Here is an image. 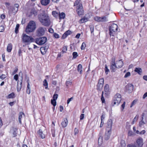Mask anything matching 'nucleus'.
I'll list each match as a JSON object with an SVG mask.
<instances>
[{
  "label": "nucleus",
  "mask_w": 147,
  "mask_h": 147,
  "mask_svg": "<svg viewBox=\"0 0 147 147\" xmlns=\"http://www.w3.org/2000/svg\"><path fill=\"white\" fill-rule=\"evenodd\" d=\"M102 137H100L98 139V143H101L102 142Z\"/></svg>",
  "instance_id": "nucleus-55"
},
{
  "label": "nucleus",
  "mask_w": 147,
  "mask_h": 147,
  "mask_svg": "<svg viewBox=\"0 0 147 147\" xmlns=\"http://www.w3.org/2000/svg\"><path fill=\"white\" fill-rule=\"evenodd\" d=\"M126 91L128 93L131 92L134 88V86L131 84H127L125 86Z\"/></svg>",
  "instance_id": "nucleus-15"
},
{
  "label": "nucleus",
  "mask_w": 147,
  "mask_h": 147,
  "mask_svg": "<svg viewBox=\"0 0 147 147\" xmlns=\"http://www.w3.org/2000/svg\"><path fill=\"white\" fill-rule=\"evenodd\" d=\"M53 36L56 38H59V35L56 33L53 34Z\"/></svg>",
  "instance_id": "nucleus-51"
},
{
  "label": "nucleus",
  "mask_w": 147,
  "mask_h": 147,
  "mask_svg": "<svg viewBox=\"0 0 147 147\" xmlns=\"http://www.w3.org/2000/svg\"><path fill=\"white\" fill-rule=\"evenodd\" d=\"M143 144V139L142 138L140 137L136 140L134 145L136 147H142Z\"/></svg>",
  "instance_id": "nucleus-9"
},
{
  "label": "nucleus",
  "mask_w": 147,
  "mask_h": 147,
  "mask_svg": "<svg viewBox=\"0 0 147 147\" xmlns=\"http://www.w3.org/2000/svg\"><path fill=\"white\" fill-rule=\"evenodd\" d=\"M121 144L122 147H125V141L123 140H121Z\"/></svg>",
  "instance_id": "nucleus-35"
},
{
  "label": "nucleus",
  "mask_w": 147,
  "mask_h": 147,
  "mask_svg": "<svg viewBox=\"0 0 147 147\" xmlns=\"http://www.w3.org/2000/svg\"><path fill=\"white\" fill-rule=\"evenodd\" d=\"M117 25L115 24H112L110 26L109 29V34L112 40H113L114 36L116 34L118 30Z\"/></svg>",
  "instance_id": "nucleus-2"
},
{
  "label": "nucleus",
  "mask_w": 147,
  "mask_h": 147,
  "mask_svg": "<svg viewBox=\"0 0 147 147\" xmlns=\"http://www.w3.org/2000/svg\"><path fill=\"white\" fill-rule=\"evenodd\" d=\"M117 68V66L115 63V58H113L112 61L111 63V69L112 71L114 72Z\"/></svg>",
  "instance_id": "nucleus-13"
},
{
  "label": "nucleus",
  "mask_w": 147,
  "mask_h": 147,
  "mask_svg": "<svg viewBox=\"0 0 147 147\" xmlns=\"http://www.w3.org/2000/svg\"><path fill=\"white\" fill-rule=\"evenodd\" d=\"M103 93H104V92H103V91H102V92L101 97V100H102V103H104L105 102V99H104V98L103 97Z\"/></svg>",
  "instance_id": "nucleus-43"
},
{
  "label": "nucleus",
  "mask_w": 147,
  "mask_h": 147,
  "mask_svg": "<svg viewBox=\"0 0 147 147\" xmlns=\"http://www.w3.org/2000/svg\"><path fill=\"white\" fill-rule=\"evenodd\" d=\"M101 117V121H103V120H104L105 118V115L104 114H102Z\"/></svg>",
  "instance_id": "nucleus-53"
},
{
  "label": "nucleus",
  "mask_w": 147,
  "mask_h": 147,
  "mask_svg": "<svg viewBox=\"0 0 147 147\" xmlns=\"http://www.w3.org/2000/svg\"><path fill=\"white\" fill-rule=\"evenodd\" d=\"M4 30V27L3 26H0V32H2Z\"/></svg>",
  "instance_id": "nucleus-47"
},
{
  "label": "nucleus",
  "mask_w": 147,
  "mask_h": 147,
  "mask_svg": "<svg viewBox=\"0 0 147 147\" xmlns=\"http://www.w3.org/2000/svg\"><path fill=\"white\" fill-rule=\"evenodd\" d=\"M71 33V32L69 30H67V31H66L65 33L67 35V36H68L69 34H70Z\"/></svg>",
  "instance_id": "nucleus-58"
},
{
  "label": "nucleus",
  "mask_w": 147,
  "mask_h": 147,
  "mask_svg": "<svg viewBox=\"0 0 147 147\" xmlns=\"http://www.w3.org/2000/svg\"><path fill=\"white\" fill-rule=\"evenodd\" d=\"M36 24L33 21H30L27 26L26 31V33L32 32L35 30L36 28Z\"/></svg>",
  "instance_id": "nucleus-3"
},
{
  "label": "nucleus",
  "mask_w": 147,
  "mask_h": 147,
  "mask_svg": "<svg viewBox=\"0 0 147 147\" xmlns=\"http://www.w3.org/2000/svg\"><path fill=\"white\" fill-rule=\"evenodd\" d=\"M137 101V100H134L132 102L131 105L130 106V107H132L133 105L136 104Z\"/></svg>",
  "instance_id": "nucleus-44"
},
{
  "label": "nucleus",
  "mask_w": 147,
  "mask_h": 147,
  "mask_svg": "<svg viewBox=\"0 0 147 147\" xmlns=\"http://www.w3.org/2000/svg\"><path fill=\"white\" fill-rule=\"evenodd\" d=\"M67 36V35L65 33L63 34L61 38L62 39H64Z\"/></svg>",
  "instance_id": "nucleus-63"
},
{
  "label": "nucleus",
  "mask_w": 147,
  "mask_h": 147,
  "mask_svg": "<svg viewBox=\"0 0 147 147\" xmlns=\"http://www.w3.org/2000/svg\"><path fill=\"white\" fill-rule=\"evenodd\" d=\"M38 19L41 24L46 26H49L51 22L47 14L45 13H41L38 16Z\"/></svg>",
  "instance_id": "nucleus-1"
},
{
  "label": "nucleus",
  "mask_w": 147,
  "mask_h": 147,
  "mask_svg": "<svg viewBox=\"0 0 147 147\" xmlns=\"http://www.w3.org/2000/svg\"><path fill=\"white\" fill-rule=\"evenodd\" d=\"M116 64L117 66V68H119L122 67L123 65V63L121 60H119L116 61Z\"/></svg>",
  "instance_id": "nucleus-18"
},
{
  "label": "nucleus",
  "mask_w": 147,
  "mask_h": 147,
  "mask_svg": "<svg viewBox=\"0 0 147 147\" xmlns=\"http://www.w3.org/2000/svg\"><path fill=\"white\" fill-rule=\"evenodd\" d=\"M104 80L103 78L100 79L98 82L97 86V89L99 91H101L103 86Z\"/></svg>",
  "instance_id": "nucleus-10"
},
{
  "label": "nucleus",
  "mask_w": 147,
  "mask_h": 147,
  "mask_svg": "<svg viewBox=\"0 0 147 147\" xmlns=\"http://www.w3.org/2000/svg\"><path fill=\"white\" fill-rule=\"evenodd\" d=\"M134 134L133 132L131 131H129L128 132V135L129 136H131Z\"/></svg>",
  "instance_id": "nucleus-57"
},
{
  "label": "nucleus",
  "mask_w": 147,
  "mask_h": 147,
  "mask_svg": "<svg viewBox=\"0 0 147 147\" xmlns=\"http://www.w3.org/2000/svg\"><path fill=\"white\" fill-rule=\"evenodd\" d=\"M14 79L16 81H17L18 79V76L17 74L15 75L14 76Z\"/></svg>",
  "instance_id": "nucleus-60"
},
{
  "label": "nucleus",
  "mask_w": 147,
  "mask_h": 147,
  "mask_svg": "<svg viewBox=\"0 0 147 147\" xmlns=\"http://www.w3.org/2000/svg\"><path fill=\"white\" fill-rule=\"evenodd\" d=\"M67 49L66 46H64L63 47L62 49V53H65L67 51Z\"/></svg>",
  "instance_id": "nucleus-42"
},
{
  "label": "nucleus",
  "mask_w": 147,
  "mask_h": 147,
  "mask_svg": "<svg viewBox=\"0 0 147 147\" xmlns=\"http://www.w3.org/2000/svg\"><path fill=\"white\" fill-rule=\"evenodd\" d=\"M17 129L16 128H13L11 130V132L13 133V137H15L17 136Z\"/></svg>",
  "instance_id": "nucleus-25"
},
{
  "label": "nucleus",
  "mask_w": 147,
  "mask_h": 147,
  "mask_svg": "<svg viewBox=\"0 0 147 147\" xmlns=\"http://www.w3.org/2000/svg\"><path fill=\"white\" fill-rule=\"evenodd\" d=\"M94 20L97 22H104L107 21V17L105 16L102 17H95L94 18Z\"/></svg>",
  "instance_id": "nucleus-14"
},
{
  "label": "nucleus",
  "mask_w": 147,
  "mask_h": 147,
  "mask_svg": "<svg viewBox=\"0 0 147 147\" xmlns=\"http://www.w3.org/2000/svg\"><path fill=\"white\" fill-rule=\"evenodd\" d=\"M121 100V96L119 94H117L115 96L112 102V105H118L120 102Z\"/></svg>",
  "instance_id": "nucleus-5"
},
{
  "label": "nucleus",
  "mask_w": 147,
  "mask_h": 147,
  "mask_svg": "<svg viewBox=\"0 0 147 147\" xmlns=\"http://www.w3.org/2000/svg\"><path fill=\"white\" fill-rule=\"evenodd\" d=\"M38 135L39 137L42 139H43L45 138V135L43 133L42 130L40 129L38 132Z\"/></svg>",
  "instance_id": "nucleus-21"
},
{
  "label": "nucleus",
  "mask_w": 147,
  "mask_h": 147,
  "mask_svg": "<svg viewBox=\"0 0 147 147\" xmlns=\"http://www.w3.org/2000/svg\"><path fill=\"white\" fill-rule=\"evenodd\" d=\"M77 11L79 16H81L83 14L84 10L82 4H79L76 7Z\"/></svg>",
  "instance_id": "nucleus-11"
},
{
  "label": "nucleus",
  "mask_w": 147,
  "mask_h": 147,
  "mask_svg": "<svg viewBox=\"0 0 147 147\" xmlns=\"http://www.w3.org/2000/svg\"><path fill=\"white\" fill-rule=\"evenodd\" d=\"M84 114H82L81 115L80 117V119L81 120L83 119H84Z\"/></svg>",
  "instance_id": "nucleus-62"
},
{
  "label": "nucleus",
  "mask_w": 147,
  "mask_h": 147,
  "mask_svg": "<svg viewBox=\"0 0 147 147\" xmlns=\"http://www.w3.org/2000/svg\"><path fill=\"white\" fill-rule=\"evenodd\" d=\"M86 47V44L85 42H83L81 46V48L82 50H84Z\"/></svg>",
  "instance_id": "nucleus-41"
},
{
  "label": "nucleus",
  "mask_w": 147,
  "mask_h": 147,
  "mask_svg": "<svg viewBox=\"0 0 147 147\" xmlns=\"http://www.w3.org/2000/svg\"><path fill=\"white\" fill-rule=\"evenodd\" d=\"M48 48L47 47H42L40 48V50L41 53L42 54H44L47 51Z\"/></svg>",
  "instance_id": "nucleus-23"
},
{
  "label": "nucleus",
  "mask_w": 147,
  "mask_h": 147,
  "mask_svg": "<svg viewBox=\"0 0 147 147\" xmlns=\"http://www.w3.org/2000/svg\"><path fill=\"white\" fill-rule=\"evenodd\" d=\"M134 71L137 72L139 74H140L142 72V70L140 68H136Z\"/></svg>",
  "instance_id": "nucleus-29"
},
{
  "label": "nucleus",
  "mask_w": 147,
  "mask_h": 147,
  "mask_svg": "<svg viewBox=\"0 0 147 147\" xmlns=\"http://www.w3.org/2000/svg\"><path fill=\"white\" fill-rule=\"evenodd\" d=\"M88 19L85 17H84L82 18L80 21L79 22L80 23H83L88 21Z\"/></svg>",
  "instance_id": "nucleus-26"
},
{
  "label": "nucleus",
  "mask_w": 147,
  "mask_h": 147,
  "mask_svg": "<svg viewBox=\"0 0 147 147\" xmlns=\"http://www.w3.org/2000/svg\"><path fill=\"white\" fill-rule=\"evenodd\" d=\"M12 48V45L11 43L9 44L7 46V51L8 52H10Z\"/></svg>",
  "instance_id": "nucleus-27"
},
{
  "label": "nucleus",
  "mask_w": 147,
  "mask_h": 147,
  "mask_svg": "<svg viewBox=\"0 0 147 147\" xmlns=\"http://www.w3.org/2000/svg\"><path fill=\"white\" fill-rule=\"evenodd\" d=\"M19 27V25L18 24L16 25V28H15V32L16 33H17L18 32V29Z\"/></svg>",
  "instance_id": "nucleus-45"
},
{
  "label": "nucleus",
  "mask_w": 147,
  "mask_h": 147,
  "mask_svg": "<svg viewBox=\"0 0 147 147\" xmlns=\"http://www.w3.org/2000/svg\"><path fill=\"white\" fill-rule=\"evenodd\" d=\"M90 27L91 32V33H92L94 32V27L93 26L91 25L90 26Z\"/></svg>",
  "instance_id": "nucleus-49"
},
{
  "label": "nucleus",
  "mask_w": 147,
  "mask_h": 147,
  "mask_svg": "<svg viewBox=\"0 0 147 147\" xmlns=\"http://www.w3.org/2000/svg\"><path fill=\"white\" fill-rule=\"evenodd\" d=\"M40 2L42 5L45 6L49 3L50 0H41Z\"/></svg>",
  "instance_id": "nucleus-24"
},
{
  "label": "nucleus",
  "mask_w": 147,
  "mask_h": 147,
  "mask_svg": "<svg viewBox=\"0 0 147 147\" xmlns=\"http://www.w3.org/2000/svg\"><path fill=\"white\" fill-rule=\"evenodd\" d=\"M53 15L55 18H57L59 15V13L55 11H53L52 12Z\"/></svg>",
  "instance_id": "nucleus-33"
},
{
  "label": "nucleus",
  "mask_w": 147,
  "mask_h": 147,
  "mask_svg": "<svg viewBox=\"0 0 147 147\" xmlns=\"http://www.w3.org/2000/svg\"><path fill=\"white\" fill-rule=\"evenodd\" d=\"M105 73L106 74H107L108 73L109 71V70L108 69L107 66L106 65H105Z\"/></svg>",
  "instance_id": "nucleus-38"
},
{
  "label": "nucleus",
  "mask_w": 147,
  "mask_h": 147,
  "mask_svg": "<svg viewBox=\"0 0 147 147\" xmlns=\"http://www.w3.org/2000/svg\"><path fill=\"white\" fill-rule=\"evenodd\" d=\"M74 99V97H73L69 98L67 100V104H68L70 102Z\"/></svg>",
  "instance_id": "nucleus-56"
},
{
  "label": "nucleus",
  "mask_w": 147,
  "mask_h": 147,
  "mask_svg": "<svg viewBox=\"0 0 147 147\" xmlns=\"http://www.w3.org/2000/svg\"><path fill=\"white\" fill-rule=\"evenodd\" d=\"M59 19H63L65 18V14L63 12H62L61 13H60L59 14Z\"/></svg>",
  "instance_id": "nucleus-31"
},
{
  "label": "nucleus",
  "mask_w": 147,
  "mask_h": 147,
  "mask_svg": "<svg viewBox=\"0 0 147 147\" xmlns=\"http://www.w3.org/2000/svg\"><path fill=\"white\" fill-rule=\"evenodd\" d=\"M107 132H106L105 134V139L106 140H108L110 138L111 134V131L107 130Z\"/></svg>",
  "instance_id": "nucleus-17"
},
{
  "label": "nucleus",
  "mask_w": 147,
  "mask_h": 147,
  "mask_svg": "<svg viewBox=\"0 0 147 147\" xmlns=\"http://www.w3.org/2000/svg\"><path fill=\"white\" fill-rule=\"evenodd\" d=\"M45 28L40 27L38 28L36 31V35L38 36H41L43 35L45 32Z\"/></svg>",
  "instance_id": "nucleus-7"
},
{
  "label": "nucleus",
  "mask_w": 147,
  "mask_h": 147,
  "mask_svg": "<svg viewBox=\"0 0 147 147\" xmlns=\"http://www.w3.org/2000/svg\"><path fill=\"white\" fill-rule=\"evenodd\" d=\"M22 39L23 42L27 43V44H29L34 41V39L32 37L28 36L24 33L22 35Z\"/></svg>",
  "instance_id": "nucleus-4"
},
{
  "label": "nucleus",
  "mask_w": 147,
  "mask_h": 147,
  "mask_svg": "<svg viewBox=\"0 0 147 147\" xmlns=\"http://www.w3.org/2000/svg\"><path fill=\"white\" fill-rule=\"evenodd\" d=\"M56 100L54 99L51 100V103L54 107L56 105Z\"/></svg>",
  "instance_id": "nucleus-39"
},
{
  "label": "nucleus",
  "mask_w": 147,
  "mask_h": 147,
  "mask_svg": "<svg viewBox=\"0 0 147 147\" xmlns=\"http://www.w3.org/2000/svg\"><path fill=\"white\" fill-rule=\"evenodd\" d=\"M142 120L140 121L139 123V126L140 127H142V125H143L144 124H145L144 121L143 120V117H142Z\"/></svg>",
  "instance_id": "nucleus-36"
},
{
  "label": "nucleus",
  "mask_w": 147,
  "mask_h": 147,
  "mask_svg": "<svg viewBox=\"0 0 147 147\" xmlns=\"http://www.w3.org/2000/svg\"><path fill=\"white\" fill-rule=\"evenodd\" d=\"M58 94H55L53 96V99L56 100L58 98Z\"/></svg>",
  "instance_id": "nucleus-52"
},
{
  "label": "nucleus",
  "mask_w": 147,
  "mask_h": 147,
  "mask_svg": "<svg viewBox=\"0 0 147 147\" xmlns=\"http://www.w3.org/2000/svg\"><path fill=\"white\" fill-rule=\"evenodd\" d=\"M147 96V92H146L144 94V95L143 96V99H144Z\"/></svg>",
  "instance_id": "nucleus-64"
},
{
  "label": "nucleus",
  "mask_w": 147,
  "mask_h": 147,
  "mask_svg": "<svg viewBox=\"0 0 147 147\" xmlns=\"http://www.w3.org/2000/svg\"><path fill=\"white\" fill-rule=\"evenodd\" d=\"M68 121L66 118L63 119V121L61 123V125L63 127H66L68 124Z\"/></svg>",
  "instance_id": "nucleus-19"
},
{
  "label": "nucleus",
  "mask_w": 147,
  "mask_h": 147,
  "mask_svg": "<svg viewBox=\"0 0 147 147\" xmlns=\"http://www.w3.org/2000/svg\"><path fill=\"white\" fill-rule=\"evenodd\" d=\"M48 84L46 80V79L44 80L43 85L44 86H45V88L46 89L48 88Z\"/></svg>",
  "instance_id": "nucleus-34"
},
{
  "label": "nucleus",
  "mask_w": 147,
  "mask_h": 147,
  "mask_svg": "<svg viewBox=\"0 0 147 147\" xmlns=\"http://www.w3.org/2000/svg\"><path fill=\"white\" fill-rule=\"evenodd\" d=\"M28 85L26 90V92L28 94H30V84L29 82L28 83Z\"/></svg>",
  "instance_id": "nucleus-32"
},
{
  "label": "nucleus",
  "mask_w": 147,
  "mask_h": 147,
  "mask_svg": "<svg viewBox=\"0 0 147 147\" xmlns=\"http://www.w3.org/2000/svg\"><path fill=\"white\" fill-rule=\"evenodd\" d=\"M47 40V38L46 37H42L36 39L35 42L38 45H41L45 43Z\"/></svg>",
  "instance_id": "nucleus-8"
},
{
  "label": "nucleus",
  "mask_w": 147,
  "mask_h": 147,
  "mask_svg": "<svg viewBox=\"0 0 147 147\" xmlns=\"http://www.w3.org/2000/svg\"><path fill=\"white\" fill-rule=\"evenodd\" d=\"M74 134L75 135H76L77 134H78V129L76 128L74 129Z\"/></svg>",
  "instance_id": "nucleus-61"
},
{
  "label": "nucleus",
  "mask_w": 147,
  "mask_h": 147,
  "mask_svg": "<svg viewBox=\"0 0 147 147\" xmlns=\"http://www.w3.org/2000/svg\"><path fill=\"white\" fill-rule=\"evenodd\" d=\"M20 75H22L21 76V78L20 81H19L18 82L17 85V90L18 92H19L20 90L22 87L23 78L22 74L21 72L19 73V75L20 76Z\"/></svg>",
  "instance_id": "nucleus-12"
},
{
  "label": "nucleus",
  "mask_w": 147,
  "mask_h": 147,
  "mask_svg": "<svg viewBox=\"0 0 147 147\" xmlns=\"http://www.w3.org/2000/svg\"><path fill=\"white\" fill-rule=\"evenodd\" d=\"M15 97V94L13 92H12L11 94H9L7 96V98H13Z\"/></svg>",
  "instance_id": "nucleus-30"
},
{
  "label": "nucleus",
  "mask_w": 147,
  "mask_h": 147,
  "mask_svg": "<svg viewBox=\"0 0 147 147\" xmlns=\"http://www.w3.org/2000/svg\"><path fill=\"white\" fill-rule=\"evenodd\" d=\"M113 121L111 119H109L107 123V129L106 130L111 131Z\"/></svg>",
  "instance_id": "nucleus-16"
},
{
  "label": "nucleus",
  "mask_w": 147,
  "mask_h": 147,
  "mask_svg": "<svg viewBox=\"0 0 147 147\" xmlns=\"http://www.w3.org/2000/svg\"><path fill=\"white\" fill-rule=\"evenodd\" d=\"M130 73L129 72H127L124 76V78H127L128 77L130 76Z\"/></svg>",
  "instance_id": "nucleus-50"
},
{
  "label": "nucleus",
  "mask_w": 147,
  "mask_h": 147,
  "mask_svg": "<svg viewBox=\"0 0 147 147\" xmlns=\"http://www.w3.org/2000/svg\"><path fill=\"white\" fill-rule=\"evenodd\" d=\"M138 115H136V116L134 118L133 121L132 122V124H133L135 121H136L138 119Z\"/></svg>",
  "instance_id": "nucleus-40"
},
{
  "label": "nucleus",
  "mask_w": 147,
  "mask_h": 147,
  "mask_svg": "<svg viewBox=\"0 0 147 147\" xmlns=\"http://www.w3.org/2000/svg\"><path fill=\"white\" fill-rule=\"evenodd\" d=\"M19 5L16 4L13 6L10 7L9 9L8 13L10 15L15 14L18 11Z\"/></svg>",
  "instance_id": "nucleus-6"
},
{
  "label": "nucleus",
  "mask_w": 147,
  "mask_h": 147,
  "mask_svg": "<svg viewBox=\"0 0 147 147\" xmlns=\"http://www.w3.org/2000/svg\"><path fill=\"white\" fill-rule=\"evenodd\" d=\"M80 0H78L76 1L75 2V3L74 4V6L78 5H79V4H80Z\"/></svg>",
  "instance_id": "nucleus-48"
},
{
  "label": "nucleus",
  "mask_w": 147,
  "mask_h": 147,
  "mask_svg": "<svg viewBox=\"0 0 147 147\" xmlns=\"http://www.w3.org/2000/svg\"><path fill=\"white\" fill-rule=\"evenodd\" d=\"M6 76L5 74H2L1 76H0V78L2 80H3L6 77Z\"/></svg>",
  "instance_id": "nucleus-54"
},
{
  "label": "nucleus",
  "mask_w": 147,
  "mask_h": 147,
  "mask_svg": "<svg viewBox=\"0 0 147 147\" xmlns=\"http://www.w3.org/2000/svg\"><path fill=\"white\" fill-rule=\"evenodd\" d=\"M25 116L24 114L22 112H20L19 114L18 121L20 124H21V119Z\"/></svg>",
  "instance_id": "nucleus-22"
},
{
  "label": "nucleus",
  "mask_w": 147,
  "mask_h": 147,
  "mask_svg": "<svg viewBox=\"0 0 147 147\" xmlns=\"http://www.w3.org/2000/svg\"><path fill=\"white\" fill-rule=\"evenodd\" d=\"M77 70L79 72L80 74L82 73V66L81 64H79L77 67Z\"/></svg>",
  "instance_id": "nucleus-28"
},
{
  "label": "nucleus",
  "mask_w": 147,
  "mask_h": 147,
  "mask_svg": "<svg viewBox=\"0 0 147 147\" xmlns=\"http://www.w3.org/2000/svg\"><path fill=\"white\" fill-rule=\"evenodd\" d=\"M104 91L105 92V94H108L110 92V89L108 84H106L104 87Z\"/></svg>",
  "instance_id": "nucleus-20"
},
{
  "label": "nucleus",
  "mask_w": 147,
  "mask_h": 147,
  "mask_svg": "<svg viewBox=\"0 0 147 147\" xmlns=\"http://www.w3.org/2000/svg\"><path fill=\"white\" fill-rule=\"evenodd\" d=\"M73 58L75 59L78 56V53L76 52H74L72 54Z\"/></svg>",
  "instance_id": "nucleus-37"
},
{
  "label": "nucleus",
  "mask_w": 147,
  "mask_h": 147,
  "mask_svg": "<svg viewBox=\"0 0 147 147\" xmlns=\"http://www.w3.org/2000/svg\"><path fill=\"white\" fill-rule=\"evenodd\" d=\"M72 82L70 81H67L66 82V84L67 86L69 85H71Z\"/></svg>",
  "instance_id": "nucleus-59"
},
{
  "label": "nucleus",
  "mask_w": 147,
  "mask_h": 147,
  "mask_svg": "<svg viewBox=\"0 0 147 147\" xmlns=\"http://www.w3.org/2000/svg\"><path fill=\"white\" fill-rule=\"evenodd\" d=\"M31 15H32L33 14H34V15H36V12L34 9H32L31 11Z\"/></svg>",
  "instance_id": "nucleus-46"
}]
</instances>
